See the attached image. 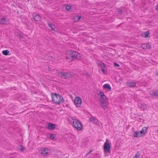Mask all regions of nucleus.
Segmentation results:
<instances>
[{
	"label": "nucleus",
	"mask_w": 158,
	"mask_h": 158,
	"mask_svg": "<svg viewBox=\"0 0 158 158\" xmlns=\"http://www.w3.org/2000/svg\"><path fill=\"white\" fill-rule=\"evenodd\" d=\"M52 101L56 104L60 105L64 102V100L62 96L60 94L52 93Z\"/></svg>",
	"instance_id": "f257e3e1"
},
{
	"label": "nucleus",
	"mask_w": 158,
	"mask_h": 158,
	"mask_svg": "<svg viewBox=\"0 0 158 158\" xmlns=\"http://www.w3.org/2000/svg\"><path fill=\"white\" fill-rule=\"evenodd\" d=\"M98 95L100 96V98L102 99L100 102V105L102 108L104 109H106L107 107V100L106 97L105 95L102 92H100Z\"/></svg>",
	"instance_id": "f03ea898"
},
{
	"label": "nucleus",
	"mask_w": 158,
	"mask_h": 158,
	"mask_svg": "<svg viewBox=\"0 0 158 158\" xmlns=\"http://www.w3.org/2000/svg\"><path fill=\"white\" fill-rule=\"evenodd\" d=\"M110 140L106 139V142L104 143L103 149L105 154V156H108L110 152Z\"/></svg>",
	"instance_id": "7ed1b4c3"
},
{
	"label": "nucleus",
	"mask_w": 158,
	"mask_h": 158,
	"mask_svg": "<svg viewBox=\"0 0 158 158\" xmlns=\"http://www.w3.org/2000/svg\"><path fill=\"white\" fill-rule=\"evenodd\" d=\"M69 56H67L66 59L69 60L71 58V61L74 58L80 59L81 58V54L76 52L70 51L69 52Z\"/></svg>",
	"instance_id": "20e7f679"
},
{
	"label": "nucleus",
	"mask_w": 158,
	"mask_h": 158,
	"mask_svg": "<svg viewBox=\"0 0 158 158\" xmlns=\"http://www.w3.org/2000/svg\"><path fill=\"white\" fill-rule=\"evenodd\" d=\"M73 74V73L71 72L63 73L59 72L58 73V76L62 78L67 79L70 78L72 76Z\"/></svg>",
	"instance_id": "39448f33"
},
{
	"label": "nucleus",
	"mask_w": 158,
	"mask_h": 158,
	"mask_svg": "<svg viewBox=\"0 0 158 158\" xmlns=\"http://www.w3.org/2000/svg\"><path fill=\"white\" fill-rule=\"evenodd\" d=\"M73 124L74 127L78 130H81L82 128V125L79 120L76 119H73Z\"/></svg>",
	"instance_id": "423d86ee"
},
{
	"label": "nucleus",
	"mask_w": 158,
	"mask_h": 158,
	"mask_svg": "<svg viewBox=\"0 0 158 158\" xmlns=\"http://www.w3.org/2000/svg\"><path fill=\"white\" fill-rule=\"evenodd\" d=\"M74 102L75 105L77 107H79L81 103V100L80 98L76 97L74 100Z\"/></svg>",
	"instance_id": "0eeeda50"
},
{
	"label": "nucleus",
	"mask_w": 158,
	"mask_h": 158,
	"mask_svg": "<svg viewBox=\"0 0 158 158\" xmlns=\"http://www.w3.org/2000/svg\"><path fill=\"white\" fill-rule=\"evenodd\" d=\"M49 152V151L48 148H43L41 150V153L45 155H48Z\"/></svg>",
	"instance_id": "6e6552de"
},
{
	"label": "nucleus",
	"mask_w": 158,
	"mask_h": 158,
	"mask_svg": "<svg viewBox=\"0 0 158 158\" xmlns=\"http://www.w3.org/2000/svg\"><path fill=\"white\" fill-rule=\"evenodd\" d=\"M55 125L53 123H48L47 125V127L51 130H54L55 127Z\"/></svg>",
	"instance_id": "1a4fd4ad"
},
{
	"label": "nucleus",
	"mask_w": 158,
	"mask_h": 158,
	"mask_svg": "<svg viewBox=\"0 0 158 158\" xmlns=\"http://www.w3.org/2000/svg\"><path fill=\"white\" fill-rule=\"evenodd\" d=\"M136 83L135 82L129 81L126 83V85L130 87H133L135 86Z\"/></svg>",
	"instance_id": "9d476101"
},
{
	"label": "nucleus",
	"mask_w": 158,
	"mask_h": 158,
	"mask_svg": "<svg viewBox=\"0 0 158 158\" xmlns=\"http://www.w3.org/2000/svg\"><path fill=\"white\" fill-rule=\"evenodd\" d=\"M33 19L36 21H39L41 20V18L40 17L39 15H33Z\"/></svg>",
	"instance_id": "9b49d317"
},
{
	"label": "nucleus",
	"mask_w": 158,
	"mask_h": 158,
	"mask_svg": "<svg viewBox=\"0 0 158 158\" xmlns=\"http://www.w3.org/2000/svg\"><path fill=\"white\" fill-rule=\"evenodd\" d=\"M147 129V127H143V129L139 131L140 134L142 135V136L144 135L145 134L146 132Z\"/></svg>",
	"instance_id": "f8f14e48"
},
{
	"label": "nucleus",
	"mask_w": 158,
	"mask_h": 158,
	"mask_svg": "<svg viewBox=\"0 0 158 158\" xmlns=\"http://www.w3.org/2000/svg\"><path fill=\"white\" fill-rule=\"evenodd\" d=\"M9 21L6 18H3L0 20V23L2 24H7Z\"/></svg>",
	"instance_id": "ddd939ff"
},
{
	"label": "nucleus",
	"mask_w": 158,
	"mask_h": 158,
	"mask_svg": "<svg viewBox=\"0 0 158 158\" xmlns=\"http://www.w3.org/2000/svg\"><path fill=\"white\" fill-rule=\"evenodd\" d=\"M89 120L90 121H92L96 125H98L99 124L98 120L97 119H95L93 117H91L90 118Z\"/></svg>",
	"instance_id": "4468645a"
},
{
	"label": "nucleus",
	"mask_w": 158,
	"mask_h": 158,
	"mask_svg": "<svg viewBox=\"0 0 158 158\" xmlns=\"http://www.w3.org/2000/svg\"><path fill=\"white\" fill-rule=\"evenodd\" d=\"M151 95L154 98H156L158 97V90L153 91Z\"/></svg>",
	"instance_id": "2eb2a0df"
},
{
	"label": "nucleus",
	"mask_w": 158,
	"mask_h": 158,
	"mask_svg": "<svg viewBox=\"0 0 158 158\" xmlns=\"http://www.w3.org/2000/svg\"><path fill=\"white\" fill-rule=\"evenodd\" d=\"M134 136L135 137H141L142 136V135L140 134L139 131H134Z\"/></svg>",
	"instance_id": "dca6fc26"
},
{
	"label": "nucleus",
	"mask_w": 158,
	"mask_h": 158,
	"mask_svg": "<svg viewBox=\"0 0 158 158\" xmlns=\"http://www.w3.org/2000/svg\"><path fill=\"white\" fill-rule=\"evenodd\" d=\"M103 88L106 89L108 90H111V87L110 85L108 84H104L103 86Z\"/></svg>",
	"instance_id": "f3484780"
},
{
	"label": "nucleus",
	"mask_w": 158,
	"mask_h": 158,
	"mask_svg": "<svg viewBox=\"0 0 158 158\" xmlns=\"http://www.w3.org/2000/svg\"><path fill=\"white\" fill-rule=\"evenodd\" d=\"M48 26L50 27L52 30L55 31L56 26L52 23H49L48 24Z\"/></svg>",
	"instance_id": "a211bd4d"
},
{
	"label": "nucleus",
	"mask_w": 158,
	"mask_h": 158,
	"mask_svg": "<svg viewBox=\"0 0 158 158\" xmlns=\"http://www.w3.org/2000/svg\"><path fill=\"white\" fill-rule=\"evenodd\" d=\"M18 149L22 152L24 151L25 149V147L22 145H19L18 146Z\"/></svg>",
	"instance_id": "6ab92c4d"
},
{
	"label": "nucleus",
	"mask_w": 158,
	"mask_h": 158,
	"mask_svg": "<svg viewBox=\"0 0 158 158\" xmlns=\"http://www.w3.org/2000/svg\"><path fill=\"white\" fill-rule=\"evenodd\" d=\"M9 52V51L8 50H5L2 52V53L3 55H7Z\"/></svg>",
	"instance_id": "aec40b11"
},
{
	"label": "nucleus",
	"mask_w": 158,
	"mask_h": 158,
	"mask_svg": "<svg viewBox=\"0 0 158 158\" xmlns=\"http://www.w3.org/2000/svg\"><path fill=\"white\" fill-rule=\"evenodd\" d=\"M56 135L55 134H52L50 136V139L53 140H55Z\"/></svg>",
	"instance_id": "412c9836"
},
{
	"label": "nucleus",
	"mask_w": 158,
	"mask_h": 158,
	"mask_svg": "<svg viewBox=\"0 0 158 158\" xmlns=\"http://www.w3.org/2000/svg\"><path fill=\"white\" fill-rule=\"evenodd\" d=\"M145 37V38L149 37V31H147L144 33Z\"/></svg>",
	"instance_id": "4be33fe9"
},
{
	"label": "nucleus",
	"mask_w": 158,
	"mask_h": 158,
	"mask_svg": "<svg viewBox=\"0 0 158 158\" xmlns=\"http://www.w3.org/2000/svg\"><path fill=\"white\" fill-rule=\"evenodd\" d=\"M141 108L144 110L146 109L147 108L146 105L143 104L141 105Z\"/></svg>",
	"instance_id": "5701e85b"
},
{
	"label": "nucleus",
	"mask_w": 158,
	"mask_h": 158,
	"mask_svg": "<svg viewBox=\"0 0 158 158\" xmlns=\"http://www.w3.org/2000/svg\"><path fill=\"white\" fill-rule=\"evenodd\" d=\"M71 6L69 5H66L65 7V9L68 10H71Z\"/></svg>",
	"instance_id": "b1692460"
},
{
	"label": "nucleus",
	"mask_w": 158,
	"mask_h": 158,
	"mask_svg": "<svg viewBox=\"0 0 158 158\" xmlns=\"http://www.w3.org/2000/svg\"><path fill=\"white\" fill-rule=\"evenodd\" d=\"M141 48L143 49H147V48L146 45V44H144L141 45Z\"/></svg>",
	"instance_id": "393cba45"
},
{
	"label": "nucleus",
	"mask_w": 158,
	"mask_h": 158,
	"mask_svg": "<svg viewBox=\"0 0 158 158\" xmlns=\"http://www.w3.org/2000/svg\"><path fill=\"white\" fill-rule=\"evenodd\" d=\"M139 152H138L137 153L135 154V156L133 158H139Z\"/></svg>",
	"instance_id": "a878e982"
},
{
	"label": "nucleus",
	"mask_w": 158,
	"mask_h": 158,
	"mask_svg": "<svg viewBox=\"0 0 158 158\" xmlns=\"http://www.w3.org/2000/svg\"><path fill=\"white\" fill-rule=\"evenodd\" d=\"M146 45L147 49H150L151 48V46L149 44H146Z\"/></svg>",
	"instance_id": "bb28decb"
},
{
	"label": "nucleus",
	"mask_w": 158,
	"mask_h": 158,
	"mask_svg": "<svg viewBox=\"0 0 158 158\" xmlns=\"http://www.w3.org/2000/svg\"><path fill=\"white\" fill-rule=\"evenodd\" d=\"M76 18H77V21H79L80 19L81 18V17L80 15H77L76 16Z\"/></svg>",
	"instance_id": "cd10ccee"
},
{
	"label": "nucleus",
	"mask_w": 158,
	"mask_h": 158,
	"mask_svg": "<svg viewBox=\"0 0 158 158\" xmlns=\"http://www.w3.org/2000/svg\"><path fill=\"white\" fill-rule=\"evenodd\" d=\"M100 65L103 68H104L105 67V64L102 62H101L100 64Z\"/></svg>",
	"instance_id": "c85d7f7f"
},
{
	"label": "nucleus",
	"mask_w": 158,
	"mask_h": 158,
	"mask_svg": "<svg viewBox=\"0 0 158 158\" xmlns=\"http://www.w3.org/2000/svg\"><path fill=\"white\" fill-rule=\"evenodd\" d=\"M118 12L121 14H123V12L122 11V10H118Z\"/></svg>",
	"instance_id": "c756f323"
},
{
	"label": "nucleus",
	"mask_w": 158,
	"mask_h": 158,
	"mask_svg": "<svg viewBox=\"0 0 158 158\" xmlns=\"http://www.w3.org/2000/svg\"><path fill=\"white\" fill-rule=\"evenodd\" d=\"M114 65L115 66H117V67H119V65L118 64H117L116 63H114Z\"/></svg>",
	"instance_id": "7c9ffc66"
},
{
	"label": "nucleus",
	"mask_w": 158,
	"mask_h": 158,
	"mask_svg": "<svg viewBox=\"0 0 158 158\" xmlns=\"http://www.w3.org/2000/svg\"><path fill=\"white\" fill-rule=\"evenodd\" d=\"M92 152V151L91 150L89 152H88V153H87V154H86V155H88V154H90L91 152Z\"/></svg>",
	"instance_id": "2f4dec72"
},
{
	"label": "nucleus",
	"mask_w": 158,
	"mask_h": 158,
	"mask_svg": "<svg viewBox=\"0 0 158 158\" xmlns=\"http://www.w3.org/2000/svg\"><path fill=\"white\" fill-rule=\"evenodd\" d=\"M156 9L158 10V5H157L156 6Z\"/></svg>",
	"instance_id": "473e14b6"
},
{
	"label": "nucleus",
	"mask_w": 158,
	"mask_h": 158,
	"mask_svg": "<svg viewBox=\"0 0 158 158\" xmlns=\"http://www.w3.org/2000/svg\"><path fill=\"white\" fill-rule=\"evenodd\" d=\"M102 71L104 72V73H105V70L103 69H102Z\"/></svg>",
	"instance_id": "72a5a7b5"
},
{
	"label": "nucleus",
	"mask_w": 158,
	"mask_h": 158,
	"mask_svg": "<svg viewBox=\"0 0 158 158\" xmlns=\"http://www.w3.org/2000/svg\"><path fill=\"white\" fill-rule=\"evenodd\" d=\"M76 119L75 118L73 117L72 118L73 120V119Z\"/></svg>",
	"instance_id": "f704fd0d"
},
{
	"label": "nucleus",
	"mask_w": 158,
	"mask_h": 158,
	"mask_svg": "<svg viewBox=\"0 0 158 158\" xmlns=\"http://www.w3.org/2000/svg\"><path fill=\"white\" fill-rule=\"evenodd\" d=\"M157 131L158 133V129L157 130Z\"/></svg>",
	"instance_id": "c9c22d12"
}]
</instances>
